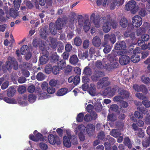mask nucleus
Listing matches in <instances>:
<instances>
[{
  "label": "nucleus",
  "mask_w": 150,
  "mask_h": 150,
  "mask_svg": "<svg viewBox=\"0 0 150 150\" xmlns=\"http://www.w3.org/2000/svg\"><path fill=\"white\" fill-rule=\"evenodd\" d=\"M109 140L110 143H105L104 144L105 149L106 150H111V146L110 143L113 144L115 142V140L112 138H109Z\"/></svg>",
  "instance_id": "21"
},
{
  "label": "nucleus",
  "mask_w": 150,
  "mask_h": 150,
  "mask_svg": "<svg viewBox=\"0 0 150 150\" xmlns=\"http://www.w3.org/2000/svg\"><path fill=\"white\" fill-rule=\"evenodd\" d=\"M140 112L143 113L144 114H146L148 112V110L145 108L142 109L141 110L140 112L136 111L134 114L135 116L138 118L141 119L142 117V114Z\"/></svg>",
  "instance_id": "19"
},
{
  "label": "nucleus",
  "mask_w": 150,
  "mask_h": 150,
  "mask_svg": "<svg viewBox=\"0 0 150 150\" xmlns=\"http://www.w3.org/2000/svg\"><path fill=\"white\" fill-rule=\"evenodd\" d=\"M61 21V18L58 19L56 22V26L53 23H51L50 24L49 27L50 31L52 35H55L57 32V29H56V27L57 28L58 30H59L62 28L59 22Z\"/></svg>",
  "instance_id": "9"
},
{
  "label": "nucleus",
  "mask_w": 150,
  "mask_h": 150,
  "mask_svg": "<svg viewBox=\"0 0 150 150\" xmlns=\"http://www.w3.org/2000/svg\"><path fill=\"white\" fill-rule=\"evenodd\" d=\"M16 91L15 89L10 88L8 89L7 93V95L10 97H12L15 93Z\"/></svg>",
  "instance_id": "45"
},
{
  "label": "nucleus",
  "mask_w": 150,
  "mask_h": 150,
  "mask_svg": "<svg viewBox=\"0 0 150 150\" xmlns=\"http://www.w3.org/2000/svg\"><path fill=\"white\" fill-rule=\"evenodd\" d=\"M111 0H105L103 3V5L104 6H106L110 5V8L112 9H114L115 7V5L114 4H110Z\"/></svg>",
  "instance_id": "25"
},
{
  "label": "nucleus",
  "mask_w": 150,
  "mask_h": 150,
  "mask_svg": "<svg viewBox=\"0 0 150 150\" xmlns=\"http://www.w3.org/2000/svg\"><path fill=\"white\" fill-rule=\"evenodd\" d=\"M95 129L94 126L93 125L90 124L88 125L86 129V133H87L89 136L91 135L94 132Z\"/></svg>",
  "instance_id": "18"
},
{
  "label": "nucleus",
  "mask_w": 150,
  "mask_h": 150,
  "mask_svg": "<svg viewBox=\"0 0 150 150\" xmlns=\"http://www.w3.org/2000/svg\"><path fill=\"white\" fill-rule=\"evenodd\" d=\"M137 135L140 138H143L144 135V131L141 129H139L137 133Z\"/></svg>",
  "instance_id": "60"
},
{
  "label": "nucleus",
  "mask_w": 150,
  "mask_h": 150,
  "mask_svg": "<svg viewBox=\"0 0 150 150\" xmlns=\"http://www.w3.org/2000/svg\"><path fill=\"white\" fill-rule=\"evenodd\" d=\"M68 92V90L67 88H62L58 90L56 93V95L58 96H62L67 93Z\"/></svg>",
  "instance_id": "23"
},
{
  "label": "nucleus",
  "mask_w": 150,
  "mask_h": 150,
  "mask_svg": "<svg viewBox=\"0 0 150 150\" xmlns=\"http://www.w3.org/2000/svg\"><path fill=\"white\" fill-rule=\"evenodd\" d=\"M82 89L84 91L88 90L89 93L92 96H94L96 94V88L93 84H91L88 85L87 84L84 83L82 86Z\"/></svg>",
  "instance_id": "8"
},
{
  "label": "nucleus",
  "mask_w": 150,
  "mask_h": 150,
  "mask_svg": "<svg viewBox=\"0 0 150 150\" xmlns=\"http://www.w3.org/2000/svg\"><path fill=\"white\" fill-rule=\"evenodd\" d=\"M116 90V88L112 89L110 88H107L105 90L104 92L105 93L104 94V95H106L108 94L110 96H112L115 94Z\"/></svg>",
  "instance_id": "20"
},
{
  "label": "nucleus",
  "mask_w": 150,
  "mask_h": 150,
  "mask_svg": "<svg viewBox=\"0 0 150 150\" xmlns=\"http://www.w3.org/2000/svg\"><path fill=\"white\" fill-rule=\"evenodd\" d=\"M57 64L59 67L61 69L64 68L66 66V62L65 61L63 60L59 61Z\"/></svg>",
  "instance_id": "48"
},
{
  "label": "nucleus",
  "mask_w": 150,
  "mask_h": 150,
  "mask_svg": "<svg viewBox=\"0 0 150 150\" xmlns=\"http://www.w3.org/2000/svg\"><path fill=\"white\" fill-rule=\"evenodd\" d=\"M102 74V72L100 71H96L91 76L92 80L93 81H97L98 78L101 76Z\"/></svg>",
  "instance_id": "27"
},
{
  "label": "nucleus",
  "mask_w": 150,
  "mask_h": 150,
  "mask_svg": "<svg viewBox=\"0 0 150 150\" xmlns=\"http://www.w3.org/2000/svg\"><path fill=\"white\" fill-rule=\"evenodd\" d=\"M140 5H137L136 2L134 1H129L125 5V8L127 11H130L132 13H135L139 9Z\"/></svg>",
  "instance_id": "4"
},
{
  "label": "nucleus",
  "mask_w": 150,
  "mask_h": 150,
  "mask_svg": "<svg viewBox=\"0 0 150 150\" xmlns=\"http://www.w3.org/2000/svg\"><path fill=\"white\" fill-rule=\"evenodd\" d=\"M90 24V23L88 20L85 21L84 26V29L86 32L88 31L89 29Z\"/></svg>",
  "instance_id": "44"
},
{
  "label": "nucleus",
  "mask_w": 150,
  "mask_h": 150,
  "mask_svg": "<svg viewBox=\"0 0 150 150\" xmlns=\"http://www.w3.org/2000/svg\"><path fill=\"white\" fill-rule=\"evenodd\" d=\"M131 61L134 63L138 62L140 60V57L137 55H132L131 58Z\"/></svg>",
  "instance_id": "40"
},
{
  "label": "nucleus",
  "mask_w": 150,
  "mask_h": 150,
  "mask_svg": "<svg viewBox=\"0 0 150 150\" xmlns=\"http://www.w3.org/2000/svg\"><path fill=\"white\" fill-rule=\"evenodd\" d=\"M29 138L30 139L35 142H37L39 141H43L44 140L43 136L40 133H38L35 136L30 135Z\"/></svg>",
  "instance_id": "17"
},
{
  "label": "nucleus",
  "mask_w": 150,
  "mask_h": 150,
  "mask_svg": "<svg viewBox=\"0 0 150 150\" xmlns=\"http://www.w3.org/2000/svg\"><path fill=\"white\" fill-rule=\"evenodd\" d=\"M55 88L52 87H49L47 89L48 93L50 94L54 93L55 92Z\"/></svg>",
  "instance_id": "62"
},
{
  "label": "nucleus",
  "mask_w": 150,
  "mask_h": 150,
  "mask_svg": "<svg viewBox=\"0 0 150 150\" xmlns=\"http://www.w3.org/2000/svg\"><path fill=\"white\" fill-rule=\"evenodd\" d=\"M145 98L143 99L142 103L144 105L146 108L150 107V101L147 100L146 97H144Z\"/></svg>",
  "instance_id": "42"
},
{
  "label": "nucleus",
  "mask_w": 150,
  "mask_h": 150,
  "mask_svg": "<svg viewBox=\"0 0 150 150\" xmlns=\"http://www.w3.org/2000/svg\"><path fill=\"white\" fill-rule=\"evenodd\" d=\"M82 43V41L80 38L76 37L74 39V43L75 45L77 46L80 45Z\"/></svg>",
  "instance_id": "47"
},
{
  "label": "nucleus",
  "mask_w": 150,
  "mask_h": 150,
  "mask_svg": "<svg viewBox=\"0 0 150 150\" xmlns=\"http://www.w3.org/2000/svg\"><path fill=\"white\" fill-rule=\"evenodd\" d=\"M38 96V99L39 100L47 99L49 98L50 97V96L49 95L47 94L45 92L39 93Z\"/></svg>",
  "instance_id": "28"
},
{
  "label": "nucleus",
  "mask_w": 150,
  "mask_h": 150,
  "mask_svg": "<svg viewBox=\"0 0 150 150\" xmlns=\"http://www.w3.org/2000/svg\"><path fill=\"white\" fill-rule=\"evenodd\" d=\"M145 32V29L143 28H141L137 31V35L138 36L140 35L142 33Z\"/></svg>",
  "instance_id": "57"
},
{
  "label": "nucleus",
  "mask_w": 150,
  "mask_h": 150,
  "mask_svg": "<svg viewBox=\"0 0 150 150\" xmlns=\"http://www.w3.org/2000/svg\"><path fill=\"white\" fill-rule=\"evenodd\" d=\"M126 45L125 42L123 41H120L117 42L115 45V49L117 50H119L117 52H113L108 56V58L111 57V59L113 61L114 57L115 56V54L116 53L119 55H123L127 53V51L126 49Z\"/></svg>",
  "instance_id": "1"
},
{
  "label": "nucleus",
  "mask_w": 150,
  "mask_h": 150,
  "mask_svg": "<svg viewBox=\"0 0 150 150\" xmlns=\"http://www.w3.org/2000/svg\"><path fill=\"white\" fill-rule=\"evenodd\" d=\"M124 142L125 145L128 146L129 148H131L132 146V143L129 138L126 137L124 139Z\"/></svg>",
  "instance_id": "43"
},
{
  "label": "nucleus",
  "mask_w": 150,
  "mask_h": 150,
  "mask_svg": "<svg viewBox=\"0 0 150 150\" xmlns=\"http://www.w3.org/2000/svg\"><path fill=\"white\" fill-rule=\"evenodd\" d=\"M80 80V79L79 76H76L74 77L73 82L74 84L77 85L79 82Z\"/></svg>",
  "instance_id": "63"
},
{
  "label": "nucleus",
  "mask_w": 150,
  "mask_h": 150,
  "mask_svg": "<svg viewBox=\"0 0 150 150\" xmlns=\"http://www.w3.org/2000/svg\"><path fill=\"white\" fill-rule=\"evenodd\" d=\"M108 58L110 60L105 62L104 63H102L100 61H97L96 63V66L97 67L100 68H104L108 71H110L113 68H116L118 66V63L115 62H113L111 58Z\"/></svg>",
  "instance_id": "2"
},
{
  "label": "nucleus",
  "mask_w": 150,
  "mask_h": 150,
  "mask_svg": "<svg viewBox=\"0 0 150 150\" xmlns=\"http://www.w3.org/2000/svg\"><path fill=\"white\" fill-rule=\"evenodd\" d=\"M112 46H110L109 45H107L105 46L103 50V51L105 53H108L110 52Z\"/></svg>",
  "instance_id": "54"
},
{
  "label": "nucleus",
  "mask_w": 150,
  "mask_h": 150,
  "mask_svg": "<svg viewBox=\"0 0 150 150\" xmlns=\"http://www.w3.org/2000/svg\"><path fill=\"white\" fill-rule=\"evenodd\" d=\"M92 43L94 46L99 47L101 44V40L98 37L96 36L92 40Z\"/></svg>",
  "instance_id": "22"
},
{
  "label": "nucleus",
  "mask_w": 150,
  "mask_h": 150,
  "mask_svg": "<svg viewBox=\"0 0 150 150\" xmlns=\"http://www.w3.org/2000/svg\"><path fill=\"white\" fill-rule=\"evenodd\" d=\"M108 78H105L100 79L98 83V88H102L103 86L108 85L110 83L108 81Z\"/></svg>",
  "instance_id": "16"
},
{
  "label": "nucleus",
  "mask_w": 150,
  "mask_h": 150,
  "mask_svg": "<svg viewBox=\"0 0 150 150\" xmlns=\"http://www.w3.org/2000/svg\"><path fill=\"white\" fill-rule=\"evenodd\" d=\"M26 89L25 87L22 85L19 86L18 87V91L19 93H24Z\"/></svg>",
  "instance_id": "51"
},
{
  "label": "nucleus",
  "mask_w": 150,
  "mask_h": 150,
  "mask_svg": "<svg viewBox=\"0 0 150 150\" xmlns=\"http://www.w3.org/2000/svg\"><path fill=\"white\" fill-rule=\"evenodd\" d=\"M28 49V47L27 45L23 46L21 49V54L22 55L25 54L29 52Z\"/></svg>",
  "instance_id": "38"
},
{
  "label": "nucleus",
  "mask_w": 150,
  "mask_h": 150,
  "mask_svg": "<svg viewBox=\"0 0 150 150\" xmlns=\"http://www.w3.org/2000/svg\"><path fill=\"white\" fill-rule=\"evenodd\" d=\"M21 2V0H15L14 1V6L15 10L16 11L19 9Z\"/></svg>",
  "instance_id": "39"
},
{
  "label": "nucleus",
  "mask_w": 150,
  "mask_h": 150,
  "mask_svg": "<svg viewBox=\"0 0 150 150\" xmlns=\"http://www.w3.org/2000/svg\"><path fill=\"white\" fill-rule=\"evenodd\" d=\"M78 56L79 58L82 59H84L86 58L88 56V52H85L83 54L81 50H79L78 52Z\"/></svg>",
  "instance_id": "29"
},
{
  "label": "nucleus",
  "mask_w": 150,
  "mask_h": 150,
  "mask_svg": "<svg viewBox=\"0 0 150 150\" xmlns=\"http://www.w3.org/2000/svg\"><path fill=\"white\" fill-rule=\"evenodd\" d=\"M48 139L49 143L52 145L56 144L57 145H60L62 142L61 138L56 135L50 134L48 137Z\"/></svg>",
  "instance_id": "10"
},
{
  "label": "nucleus",
  "mask_w": 150,
  "mask_h": 150,
  "mask_svg": "<svg viewBox=\"0 0 150 150\" xmlns=\"http://www.w3.org/2000/svg\"><path fill=\"white\" fill-rule=\"evenodd\" d=\"M108 119L111 121H114L116 120V117L113 115L109 114L108 116Z\"/></svg>",
  "instance_id": "61"
},
{
  "label": "nucleus",
  "mask_w": 150,
  "mask_h": 150,
  "mask_svg": "<svg viewBox=\"0 0 150 150\" xmlns=\"http://www.w3.org/2000/svg\"><path fill=\"white\" fill-rule=\"evenodd\" d=\"M141 80L144 83H148L150 82L149 78L144 76H142V77Z\"/></svg>",
  "instance_id": "56"
},
{
  "label": "nucleus",
  "mask_w": 150,
  "mask_h": 150,
  "mask_svg": "<svg viewBox=\"0 0 150 150\" xmlns=\"http://www.w3.org/2000/svg\"><path fill=\"white\" fill-rule=\"evenodd\" d=\"M117 26V23L115 21H112L109 20L106 21L103 24V31L105 33L109 32L111 28V26L113 28H116Z\"/></svg>",
  "instance_id": "6"
},
{
  "label": "nucleus",
  "mask_w": 150,
  "mask_h": 150,
  "mask_svg": "<svg viewBox=\"0 0 150 150\" xmlns=\"http://www.w3.org/2000/svg\"><path fill=\"white\" fill-rule=\"evenodd\" d=\"M84 115V113H80L77 115L76 120L79 122H80L82 121Z\"/></svg>",
  "instance_id": "52"
},
{
  "label": "nucleus",
  "mask_w": 150,
  "mask_h": 150,
  "mask_svg": "<svg viewBox=\"0 0 150 150\" xmlns=\"http://www.w3.org/2000/svg\"><path fill=\"white\" fill-rule=\"evenodd\" d=\"M57 83V80L54 79L51 80L49 83L50 85L52 86H55Z\"/></svg>",
  "instance_id": "59"
},
{
  "label": "nucleus",
  "mask_w": 150,
  "mask_h": 150,
  "mask_svg": "<svg viewBox=\"0 0 150 150\" xmlns=\"http://www.w3.org/2000/svg\"><path fill=\"white\" fill-rule=\"evenodd\" d=\"M59 68L56 66H55L53 67L52 69V72L54 74H57L59 72Z\"/></svg>",
  "instance_id": "55"
},
{
  "label": "nucleus",
  "mask_w": 150,
  "mask_h": 150,
  "mask_svg": "<svg viewBox=\"0 0 150 150\" xmlns=\"http://www.w3.org/2000/svg\"><path fill=\"white\" fill-rule=\"evenodd\" d=\"M84 73L87 75H89L91 74V69L88 67H86L84 69Z\"/></svg>",
  "instance_id": "50"
},
{
  "label": "nucleus",
  "mask_w": 150,
  "mask_h": 150,
  "mask_svg": "<svg viewBox=\"0 0 150 150\" xmlns=\"http://www.w3.org/2000/svg\"><path fill=\"white\" fill-rule=\"evenodd\" d=\"M71 137L72 144L74 145L78 144V142L77 141V137L74 135H72Z\"/></svg>",
  "instance_id": "53"
},
{
  "label": "nucleus",
  "mask_w": 150,
  "mask_h": 150,
  "mask_svg": "<svg viewBox=\"0 0 150 150\" xmlns=\"http://www.w3.org/2000/svg\"><path fill=\"white\" fill-rule=\"evenodd\" d=\"M76 134H78L79 138L81 141L85 139V135L86 134L85 127L83 125H80L74 129Z\"/></svg>",
  "instance_id": "5"
},
{
  "label": "nucleus",
  "mask_w": 150,
  "mask_h": 150,
  "mask_svg": "<svg viewBox=\"0 0 150 150\" xmlns=\"http://www.w3.org/2000/svg\"><path fill=\"white\" fill-rule=\"evenodd\" d=\"M129 94L127 91L123 90L121 93V96L115 97L114 98V100L115 101H119L121 100L122 98H127L129 97Z\"/></svg>",
  "instance_id": "15"
},
{
  "label": "nucleus",
  "mask_w": 150,
  "mask_h": 150,
  "mask_svg": "<svg viewBox=\"0 0 150 150\" xmlns=\"http://www.w3.org/2000/svg\"><path fill=\"white\" fill-rule=\"evenodd\" d=\"M8 78L6 76L3 83L2 84L1 88L3 90L6 89L9 85V81H8Z\"/></svg>",
  "instance_id": "35"
},
{
  "label": "nucleus",
  "mask_w": 150,
  "mask_h": 150,
  "mask_svg": "<svg viewBox=\"0 0 150 150\" xmlns=\"http://www.w3.org/2000/svg\"><path fill=\"white\" fill-rule=\"evenodd\" d=\"M36 78L38 80L40 81L44 80L45 77L44 75L42 73L39 72Z\"/></svg>",
  "instance_id": "46"
},
{
  "label": "nucleus",
  "mask_w": 150,
  "mask_h": 150,
  "mask_svg": "<svg viewBox=\"0 0 150 150\" xmlns=\"http://www.w3.org/2000/svg\"><path fill=\"white\" fill-rule=\"evenodd\" d=\"M139 5H140L139 9V10H140V11H139V14L142 16L144 17L146 14L145 10L144 8V5L142 3L139 4Z\"/></svg>",
  "instance_id": "24"
},
{
  "label": "nucleus",
  "mask_w": 150,
  "mask_h": 150,
  "mask_svg": "<svg viewBox=\"0 0 150 150\" xmlns=\"http://www.w3.org/2000/svg\"><path fill=\"white\" fill-rule=\"evenodd\" d=\"M40 34L41 37L45 40L46 38L47 37L48 32L46 31V30L45 28H44L43 29L41 30Z\"/></svg>",
  "instance_id": "34"
},
{
  "label": "nucleus",
  "mask_w": 150,
  "mask_h": 150,
  "mask_svg": "<svg viewBox=\"0 0 150 150\" xmlns=\"http://www.w3.org/2000/svg\"><path fill=\"white\" fill-rule=\"evenodd\" d=\"M69 61L71 64L76 65L78 62L79 59L76 55H73L70 57Z\"/></svg>",
  "instance_id": "26"
},
{
  "label": "nucleus",
  "mask_w": 150,
  "mask_h": 150,
  "mask_svg": "<svg viewBox=\"0 0 150 150\" xmlns=\"http://www.w3.org/2000/svg\"><path fill=\"white\" fill-rule=\"evenodd\" d=\"M8 61L6 63V65L3 66L2 69L5 72L6 70H9L12 67L15 69H16L18 68V64L17 62L14 59H12L11 57H9L8 59Z\"/></svg>",
  "instance_id": "3"
},
{
  "label": "nucleus",
  "mask_w": 150,
  "mask_h": 150,
  "mask_svg": "<svg viewBox=\"0 0 150 150\" xmlns=\"http://www.w3.org/2000/svg\"><path fill=\"white\" fill-rule=\"evenodd\" d=\"M128 24L127 19L125 18H122L120 21V25L123 28L126 27Z\"/></svg>",
  "instance_id": "30"
},
{
  "label": "nucleus",
  "mask_w": 150,
  "mask_h": 150,
  "mask_svg": "<svg viewBox=\"0 0 150 150\" xmlns=\"http://www.w3.org/2000/svg\"><path fill=\"white\" fill-rule=\"evenodd\" d=\"M66 135L64 136L63 137V142L65 146L69 148L71 145L70 140H72V135L70 131L69 130L66 131Z\"/></svg>",
  "instance_id": "7"
},
{
  "label": "nucleus",
  "mask_w": 150,
  "mask_h": 150,
  "mask_svg": "<svg viewBox=\"0 0 150 150\" xmlns=\"http://www.w3.org/2000/svg\"><path fill=\"white\" fill-rule=\"evenodd\" d=\"M142 19L139 16H135L132 18V23L134 27H139L142 24Z\"/></svg>",
  "instance_id": "12"
},
{
  "label": "nucleus",
  "mask_w": 150,
  "mask_h": 150,
  "mask_svg": "<svg viewBox=\"0 0 150 150\" xmlns=\"http://www.w3.org/2000/svg\"><path fill=\"white\" fill-rule=\"evenodd\" d=\"M132 35H131V31L128 30L126 31L124 33V36L125 38L128 37L130 36L131 38H133L134 37V34L132 32Z\"/></svg>",
  "instance_id": "49"
},
{
  "label": "nucleus",
  "mask_w": 150,
  "mask_h": 150,
  "mask_svg": "<svg viewBox=\"0 0 150 150\" xmlns=\"http://www.w3.org/2000/svg\"><path fill=\"white\" fill-rule=\"evenodd\" d=\"M36 99V97L33 94H30L28 97V100L29 102L33 103L35 102Z\"/></svg>",
  "instance_id": "36"
},
{
  "label": "nucleus",
  "mask_w": 150,
  "mask_h": 150,
  "mask_svg": "<svg viewBox=\"0 0 150 150\" xmlns=\"http://www.w3.org/2000/svg\"><path fill=\"white\" fill-rule=\"evenodd\" d=\"M142 145L145 148L150 146V136L143 142Z\"/></svg>",
  "instance_id": "33"
},
{
  "label": "nucleus",
  "mask_w": 150,
  "mask_h": 150,
  "mask_svg": "<svg viewBox=\"0 0 150 150\" xmlns=\"http://www.w3.org/2000/svg\"><path fill=\"white\" fill-rule=\"evenodd\" d=\"M48 58L47 55L42 56L40 59V62L41 64H46L48 61Z\"/></svg>",
  "instance_id": "31"
},
{
  "label": "nucleus",
  "mask_w": 150,
  "mask_h": 150,
  "mask_svg": "<svg viewBox=\"0 0 150 150\" xmlns=\"http://www.w3.org/2000/svg\"><path fill=\"white\" fill-rule=\"evenodd\" d=\"M10 15L14 18L18 16V13L14 11L12 8H10Z\"/></svg>",
  "instance_id": "41"
},
{
  "label": "nucleus",
  "mask_w": 150,
  "mask_h": 150,
  "mask_svg": "<svg viewBox=\"0 0 150 150\" xmlns=\"http://www.w3.org/2000/svg\"><path fill=\"white\" fill-rule=\"evenodd\" d=\"M126 54V53L123 55H120L121 56L120 57L119 61L120 63L122 65L127 64L130 60L129 57L127 56Z\"/></svg>",
  "instance_id": "14"
},
{
  "label": "nucleus",
  "mask_w": 150,
  "mask_h": 150,
  "mask_svg": "<svg viewBox=\"0 0 150 150\" xmlns=\"http://www.w3.org/2000/svg\"><path fill=\"white\" fill-rule=\"evenodd\" d=\"M72 47L70 44H67L65 46V49L67 52H70L72 50Z\"/></svg>",
  "instance_id": "64"
},
{
  "label": "nucleus",
  "mask_w": 150,
  "mask_h": 150,
  "mask_svg": "<svg viewBox=\"0 0 150 150\" xmlns=\"http://www.w3.org/2000/svg\"><path fill=\"white\" fill-rule=\"evenodd\" d=\"M110 134L115 137H117L121 134L119 130L116 129H113L110 132Z\"/></svg>",
  "instance_id": "37"
},
{
  "label": "nucleus",
  "mask_w": 150,
  "mask_h": 150,
  "mask_svg": "<svg viewBox=\"0 0 150 150\" xmlns=\"http://www.w3.org/2000/svg\"><path fill=\"white\" fill-rule=\"evenodd\" d=\"M105 42L102 45L104 46L106 45L105 42L107 43L109 41H110L112 44H114L116 42V38L114 34L111 35H110L108 34L105 35L104 36Z\"/></svg>",
  "instance_id": "13"
},
{
  "label": "nucleus",
  "mask_w": 150,
  "mask_h": 150,
  "mask_svg": "<svg viewBox=\"0 0 150 150\" xmlns=\"http://www.w3.org/2000/svg\"><path fill=\"white\" fill-rule=\"evenodd\" d=\"M35 86L33 85H31L28 87V92L30 93H33L35 91Z\"/></svg>",
  "instance_id": "58"
},
{
  "label": "nucleus",
  "mask_w": 150,
  "mask_h": 150,
  "mask_svg": "<svg viewBox=\"0 0 150 150\" xmlns=\"http://www.w3.org/2000/svg\"><path fill=\"white\" fill-rule=\"evenodd\" d=\"M105 18V17L101 18L100 19H99L97 17L96 18L95 17V14L94 13H93L91 16L90 21L91 22L92 21L93 23L95 25L96 27L98 28L100 27L102 21L103 22V21H102Z\"/></svg>",
  "instance_id": "11"
},
{
  "label": "nucleus",
  "mask_w": 150,
  "mask_h": 150,
  "mask_svg": "<svg viewBox=\"0 0 150 150\" xmlns=\"http://www.w3.org/2000/svg\"><path fill=\"white\" fill-rule=\"evenodd\" d=\"M3 100L6 103L10 104H15L17 101L13 98H9L8 97H4L3 98Z\"/></svg>",
  "instance_id": "32"
}]
</instances>
